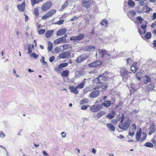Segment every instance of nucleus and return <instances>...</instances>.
Instances as JSON below:
<instances>
[{
  "mask_svg": "<svg viewBox=\"0 0 156 156\" xmlns=\"http://www.w3.org/2000/svg\"><path fill=\"white\" fill-rule=\"evenodd\" d=\"M111 104V102L110 101H105L102 103V105L105 107H108Z\"/></svg>",
  "mask_w": 156,
  "mask_h": 156,
  "instance_id": "c85d7f7f",
  "label": "nucleus"
},
{
  "mask_svg": "<svg viewBox=\"0 0 156 156\" xmlns=\"http://www.w3.org/2000/svg\"><path fill=\"white\" fill-rule=\"evenodd\" d=\"M133 62V61L132 59L129 58H128L126 60V63L127 65H130Z\"/></svg>",
  "mask_w": 156,
  "mask_h": 156,
  "instance_id": "de8ad7c7",
  "label": "nucleus"
},
{
  "mask_svg": "<svg viewBox=\"0 0 156 156\" xmlns=\"http://www.w3.org/2000/svg\"><path fill=\"white\" fill-rule=\"evenodd\" d=\"M130 121L129 119L120 121L118 125L120 129L124 130H126L130 126Z\"/></svg>",
  "mask_w": 156,
  "mask_h": 156,
  "instance_id": "7ed1b4c3",
  "label": "nucleus"
},
{
  "mask_svg": "<svg viewBox=\"0 0 156 156\" xmlns=\"http://www.w3.org/2000/svg\"><path fill=\"white\" fill-rule=\"evenodd\" d=\"M141 128H139L136 134V138L137 141L142 142L147 137L146 134L144 132L141 133Z\"/></svg>",
  "mask_w": 156,
  "mask_h": 156,
  "instance_id": "f257e3e1",
  "label": "nucleus"
},
{
  "mask_svg": "<svg viewBox=\"0 0 156 156\" xmlns=\"http://www.w3.org/2000/svg\"><path fill=\"white\" fill-rule=\"evenodd\" d=\"M34 48V45L33 44H29L28 45V54H30L32 52V49Z\"/></svg>",
  "mask_w": 156,
  "mask_h": 156,
  "instance_id": "473e14b6",
  "label": "nucleus"
},
{
  "mask_svg": "<svg viewBox=\"0 0 156 156\" xmlns=\"http://www.w3.org/2000/svg\"><path fill=\"white\" fill-rule=\"evenodd\" d=\"M25 2L24 1L22 4L18 5L17 6V8L20 12H23L25 10Z\"/></svg>",
  "mask_w": 156,
  "mask_h": 156,
  "instance_id": "2eb2a0df",
  "label": "nucleus"
},
{
  "mask_svg": "<svg viewBox=\"0 0 156 156\" xmlns=\"http://www.w3.org/2000/svg\"><path fill=\"white\" fill-rule=\"evenodd\" d=\"M106 126L110 131H115V127L111 123H108L107 124Z\"/></svg>",
  "mask_w": 156,
  "mask_h": 156,
  "instance_id": "393cba45",
  "label": "nucleus"
},
{
  "mask_svg": "<svg viewBox=\"0 0 156 156\" xmlns=\"http://www.w3.org/2000/svg\"><path fill=\"white\" fill-rule=\"evenodd\" d=\"M144 75V71L141 70H140L137 72L136 75V79L139 80L140 81Z\"/></svg>",
  "mask_w": 156,
  "mask_h": 156,
  "instance_id": "dca6fc26",
  "label": "nucleus"
},
{
  "mask_svg": "<svg viewBox=\"0 0 156 156\" xmlns=\"http://www.w3.org/2000/svg\"><path fill=\"white\" fill-rule=\"evenodd\" d=\"M55 57L54 56H52L49 58V61L51 62H52L54 60Z\"/></svg>",
  "mask_w": 156,
  "mask_h": 156,
  "instance_id": "69168bd1",
  "label": "nucleus"
},
{
  "mask_svg": "<svg viewBox=\"0 0 156 156\" xmlns=\"http://www.w3.org/2000/svg\"><path fill=\"white\" fill-rule=\"evenodd\" d=\"M145 36L146 39H150L151 37V34L150 32H147Z\"/></svg>",
  "mask_w": 156,
  "mask_h": 156,
  "instance_id": "ea45409f",
  "label": "nucleus"
},
{
  "mask_svg": "<svg viewBox=\"0 0 156 156\" xmlns=\"http://www.w3.org/2000/svg\"><path fill=\"white\" fill-rule=\"evenodd\" d=\"M69 72L68 70H65L62 71L61 73L62 76L63 77L67 76L69 74Z\"/></svg>",
  "mask_w": 156,
  "mask_h": 156,
  "instance_id": "72a5a7b5",
  "label": "nucleus"
},
{
  "mask_svg": "<svg viewBox=\"0 0 156 156\" xmlns=\"http://www.w3.org/2000/svg\"><path fill=\"white\" fill-rule=\"evenodd\" d=\"M31 4L32 6H34L36 4L39 3L38 0H30Z\"/></svg>",
  "mask_w": 156,
  "mask_h": 156,
  "instance_id": "a19ab883",
  "label": "nucleus"
},
{
  "mask_svg": "<svg viewBox=\"0 0 156 156\" xmlns=\"http://www.w3.org/2000/svg\"><path fill=\"white\" fill-rule=\"evenodd\" d=\"M102 64V62L100 60H96L89 64L88 66L90 68L97 67L100 66Z\"/></svg>",
  "mask_w": 156,
  "mask_h": 156,
  "instance_id": "6e6552de",
  "label": "nucleus"
},
{
  "mask_svg": "<svg viewBox=\"0 0 156 156\" xmlns=\"http://www.w3.org/2000/svg\"><path fill=\"white\" fill-rule=\"evenodd\" d=\"M106 51L105 49H98V52L99 55L102 58H103L105 54L106 53Z\"/></svg>",
  "mask_w": 156,
  "mask_h": 156,
  "instance_id": "4be33fe9",
  "label": "nucleus"
},
{
  "mask_svg": "<svg viewBox=\"0 0 156 156\" xmlns=\"http://www.w3.org/2000/svg\"><path fill=\"white\" fill-rule=\"evenodd\" d=\"M71 55L70 52H65L59 54L58 58H69Z\"/></svg>",
  "mask_w": 156,
  "mask_h": 156,
  "instance_id": "9b49d317",
  "label": "nucleus"
},
{
  "mask_svg": "<svg viewBox=\"0 0 156 156\" xmlns=\"http://www.w3.org/2000/svg\"><path fill=\"white\" fill-rule=\"evenodd\" d=\"M144 12L146 13H148L150 10H152V9L150 7L146 6L143 9Z\"/></svg>",
  "mask_w": 156,
  "mask_h": 156,
  "instance_id": "c9c22d12",
  "label": "nucleus"
},
{
  "mask_svg": "<svg viewBox=\"0 0 156 156\" xmlns=\"http://www.w3.org/2000/svg\"><path fill=\"white\" fill-rule=\"evenodd\" d=\"M5 136V134L2 131H0V137L3 138Z\"/></svg>",
  "mask_w": 156,
  "mask_h": 156,
  "instance_id": "13d9d810",
  "label": "nucleus"
},
{
  "mask_svg": "<svg viewBox=\"0 0 156 156\" xmlns=\"http://www.w3.org/2000/svg\"><path fill=\"white\" fill-rule=\"evenodd\" d=\"M106 113V112L105 111H101L97 113V116L98 118H100L105 115Z\"/></svg>",
  "mask_w": 156,
  "mask_h": 156,
  "instance_id": "7c9ffc66",
  "label": "nucleus"
},
{
  "mask_svg": "<svg viewBox=\"0 0 156 156\" xmlns=\"http://www.w3.org/2000/svg\"><path fill=\"white\" fill-rule=\"evenodd\" d=\"M124 118H125V116L122 113V115H121V117H120V119H121L120 121H125L124 120Z\"/></svg>",
  "mask_w": 156,
  "mask_h": 156,
  "instance_id": "338daca9",
  "label": "nucleus"
},
{
  "mask_svg": "<svg viewBox=\"0 0 156 156\" xmlns=\"http://www.w3.org/2000/svg\"><path fill=\"white\" fill-rule=\"evenodd\" d=\"M151 141L155 146H156V136H154L151 139Z\"/></svg>",
  "mask_w": 156,
  "mask_h": 156,
  "instance_id": "09e8293b",
  "label": "nucleus"
},
{
  "mask_svg": "<svg viewBox=\"0 0 156 156\" xmlns=\"http://www.w3.org/2000/svg\"><path fill=\"white\" fill-rule=\"evenodd\" d=\"M54 32V31L53 30L47 31L45 34L46 37L47 38H49L52 35Z\"/></svg>",
  "mask_w": 156,
  "mask_h": 156,
  "instance_id": "b1692460",
  "label": "nucleus"
},
{
  "mask_svg": "<svg viewBox=\"0 0 156 156\" xmlns=\"http://www.w3.org/2000/svg\"><path fill=\"white\" fill-rule=\"evenodd\" d=\"M53 47V44L51 43L49 44L48 47V51H50L52 49Z\"/></svg>",
  "mask_w": 156,
  "mask_h": 156,
  "instance_id": "8fccbe9b",
  "label": "nucleus"
},
{
  "mask_svg": "<svg viewBox=\"0 0 156 156\" xmlns=\"http://www.w3.org/2000/svg\"><path fill=\"white\" fill-rule=\"evenodd\" d=\"M141 27L142 29H139L138 31L139 34L142 36V35H144L145 33V28L147 27V23H145L144 24L142 25Z\"/></svg>",
  "mask_w": 156,
  "mask_h": 156,
  "instance_id": "f8f14e48",
  "label": "nucleus"
},
{
  "mask_svg": "<svg viewBox=\"0 0 156 156\" xmlns=\"http://www.w3.org/2000/svg\"><path fill=\"white\" fill-rule=\"evenodd\" d=\"M68 5V2L67 1H66L62 5L61 10L63 11L67 7Z\"/></svg>",
  "mask_w": 156,
  "mask_h": 156,
  "instance_id": "f704fd0d",
  "label": "nucleus"
},
{
  "mask_svg": "<svg viewBox=\"0 0 156 156\" xmlns=\"http://www.w3.org/2000/svg\"><path fill=\"white\" fill-rule=\"evenodd\" d=\"M129 12V13L131 14L133 16H135L136 15V13L134 10L130 11Z\"/></svg>",
  "mask_w": 156,
  "mask_h": 156,
  "instance_id": "052dcab7",
  "label": "nucleus"
},
{
  "mask_svg": "<svg viewBox=\"0 0 156 156\" xmlns=\"http://www.w3.org/2000/svg\"><path fill=\"white\" fill-rule=\"evenodd\" d=\"M101 84L100 87L99 86H96L94 88V90L98 89L100 87H101L103 89H106L107 88V84H105L103 83H102Z\"/></svg>",
  "mask_w": 156,
  "mask_h": 156,
  "instance_id": "bb28decb",
  "label": "nucleus"
},
{
  "mask_svg": "<svg viewBox=\"0 0 156 156\" xmlns=\"http://www.w3.org/2000/svg\"><path fill=\"white\" fill-rule=\"evenodd\" d=\"M64 22V20H59L56 22H55L54 23V24H58V25H61L63 24Z\"/></svg>",
  "mask_w": 156,
  "mask_h": 156,
  "instance_id": "79ce46f5",
  "label": "nucleus"
},
{
  "mask_svg": "<svg viewBox=\"0 0 156 156\" xmlns=\"http://www.w3.org/2000/svg\"><path fill=\"white\" fill-rule=\"evenodd\" d=\"M89 100L87 98H84L81 100L80 101L81 104H83L88 103Z\"/></svg>",
  "mask_w": 156,
  "mask_h": 156,
  "instance_id": "a18cd8bd",
  "label": "nucleus"
},
{
  "mask_svg": "<svg viewBox=\"0 0 156 156\" xmlns=\"http://www.w3.org/2000/svg\"><path fill=\"white\" fill-rule=\"evenodd\" d=\"M149 132L148 133V135H150L155 132V125L153 124L151 125L149 128Z\"/></svg>",
  "mask_w": 156,
  "mask_h": 156,
  "instance_id": "6ab92c4d",
  "label": "nucleus"
},
{
  "mask_svg": "<svg viewBox=\"0 0 156 156\" xmlns=\"http://www.w3.org/2000/svg\"><path fill=\"white\" fill-rule=\"evenodd\" d=\"M66 40H55L54 42H57V44H60L61 43H64L66 42Z\"/></svg>",
  "mask_w": 156,
  "mask_h": 156,
  "instance_id": "58836bf2",
  "label": "nucleus"
},
{
  "mask_svg": "<svg viewBox=\"0 0 156 156\" xmlns=\"http://www.w3.org/2000/svg\"><path fill=\"white\" fill-rule=\"evenodd\" d=\"M84 38V35L83 34H79L77 36L76 39H83Z\"/></svg>",
  "mask_w": 156,
  "mask_h": 156,
  "instance_id": "5fc2aeb1",
  "label": "nucleus"
},
{
  "mask_svg": "<svg viewBox=\"0 0 156 156\" xmlns=\"http://www.w3.org/2000/svg\"><path fill=\"white\" fill-rule=\"evenodd\" d=\"M95 47L94 46H90L88 47L87 48L88 50L89 51H93L95 50Z\"/></svg>",
  "mask_w": 156,
  "mask_h": 156,
  "instance_id": "37998d69",
  "label": "nucleus"
},
{
  "mask_svg": "<svg viewBox=\"0 0 156 156\" xmlns=\"http://www.w3.org/2000/svg\"><path fill=\"white\" fill-rule=\"evenodd\" d=\"M69 89L71 90V91L75 94H77L78 93V91L77 90L76 87H74V86H70L69 87Z\"/></svg>",
  "mask_w": 156,
  "mask_h": 156,
  "instance_id": "a878e982",
  "label": "nucleus"
},
{
  "mask_svg": "<svg viewBox=\"0 0 156 156\" xmlns=\"http://www.w3.org/2000/svg\"><path fill=\"white\" fill-rule=\"evenodd\" d=\"M128 4L129 7L133 8L135 6V3L132 0H129L128 1Z\"/></svg>",
  "mask_w": 156,
  "mask_h": 156,
  "instance_id": "2f4dec72",
  "label": "nucleus"
},
{
  "mask_svg": "<svg viewBox=\"0 0 156 156\" xmlns=\"http://www.w3.org/2000/svg\"><path fill=\"white\" fill-rule=\"evenodd\" d=\"M115 115V112L113 110H112L107 115L106 117L109 119H111L114 118Z\"/></svg>",
  "mask_w": 156,
  "mask_h": 156,
  "instance_id": "ddd939ff",
  "label": "nucleus"
},
{
  "mask_svg": "<svg viewBox=\"0 0 156 156\" xmlns=\"http://www.w3.org/2000/svg\"><path fill=\"white\" fill-rule=\"evenodd\" d=\"M151 80V78L148 75H145L143 78V82L145 84L150 82Z\"/></svg>",
  "mask_w": 156,
  "mask_h": 156,
  "instance_id": "412c9836",
  "label": "nucleus"
},
{
  "mask_svg": "<svg viewBox=\"0 0 156 156\" xmlns=\"http://www.w3.org/2000/svg\"><path fill=\"white\" fill-rule=\"evenodd\" d=\"M136 20L138 21V23H140V24H141L143 21H144V19L141 16L137 17Z\"/></svg>",
  "mask_w": 156,
  "mask_h": 156,
  "instance_id": "c03bdc74",
  "label": "nucleus"
},
{
  "mask_svg": "<svg viewBox=\"0 0 156 156\" xmlns=\"http://www.w3.org/2000/svg\"><path fill=\"white\" fill-rule=\"evenodd\" d=\"M118 121H119V120L118 119H115L112 120L111 121V122L112 123H113L114 124L116 125Z\"/></svg>",
  "mask_w": 156,
  "mask_h": 156,
  "instance_id": "864d4df0",
  "label": "nucleus"
},
{
  "mask_svg": "<svg viewBox=\"0 0 156 156\" xmlns=\"http://www.w3.org/2000/svg\"><path fill=\"white\" fill-rule=\"evenodd\" d=\"M68 65V64L67 63H61L58 66V67L55 68V70L57 71H58L59 70V69H61L63 68L66 67Z\"/></svg>",
  "mask_w": 156,
  "mask_h": 156,
  "instance_id": "a211bd4d",
  "label": "nucleus"
},
{
  "mask_svg": "<svg viewBox=\"0 0 156 156\" xmlns=\"http://www.w3.org/2000/svg\"><path fill=\"white\" fill-rule=\"evenodd\" d=\"M108 21L105 19H103L100 22V24L102 26H105L107 27L108 25Z\"/></svg>",
  "mask_w": 156,
  "mask_h": 156,
  "instance_id": "cd10ccee",
  "label": "nucleus"
},
{
  "mask_svg": "<svg viewBox=\"0 0 156 156\" xmlns=\"http://www.w3.org/2000/svg\"><path fill=\"white\" fill-rule=\"evenodd\" d=\"M88 107L89 105H83L81 107V109L83 110H86Z\"/></svg>",
  "mask_w": 156,
  "mask_h": 156,
  "instance_id": "e2e57ef3",
  "label": "nucleus"
},
{
  "mask_svg": "<svg viewBox=\"0 0 156 156\" xmlns=\"http://www.w3.org/2000/svg\"><path fill=\"white\" fill-rule=\"evenodd\" d=\"M135 131H134L132 130V132L129 131V135L131 136H133L135 134Z\"/></svg>",
  "mask_w": 156,
  "mask_h": 156,
  "instance_id": "680f3d73",
  "label": "nucleus"
},
{
  "mask_svg": "<svg viewBox=\"0 0 156 156\" xmlns=\"http://www.w3.org/2000/svg\"><path fill=\"white\" fill-rule=\"evenodd\" d=\"M136 91V90L133 88H131L130 89V91L131 94L134 93Z\"/></svg>",
  "mask_w": 156,
  "mask_h": 156,
  "instance_id": "bf43d9fd",
  "label": "nucleus"
},
{
  "mask_svg": "<svg viewBox=\"0 0 156 156\" xmlns=\"http://www.w3.org/2000/svg\"><path fill=\"white\" fill-rule=\"evenodd\" d=\"M41 62L44 64H47V62L44 61V57H42Z\"/></svg>",
  "mask_w": 156,
  "mask_h": 156,
  "instance_id": "0e129e2a",
  "label": "nucleus"
},
{
  "mask_svg": "<svg viewBox=\"0 0 156 156\" xmlns=\"http://www.w3.org/2000/svg\"><path fill=\"white\" fill-rule=\"evenodd\" d=\"M156 18V13H153L152 19L153 20H155Z\"/></svg>",
  "mask_w": 156,
  "mask_h": 156,
  "instance_id": "774afa93",
  "label": "nucleus"
},
{
  "mask_svg": "<svg viewBox=\"0 0 156 156\" xmlns=\"http://www.w3.org/2000/svg\"><path fill=\"white\" fill-rule=\"evenodd\" d=\"M137 62H134L132 65L131 67V70L133 73H135L138 69V68L136 67Z\"/></svg>",
  "mask_w": 156,
  "mask_h": 156,
  "instance_id": "5701e85b",
  "label": "nucleus"
},
{
  "mask_svg": "<svg viewBox=\"0 0 156 156\" xmlns=\"http://www.w3.org/2000/svg\"><path fill=\"white\" fill-rule=\"evenodd\" d=\"M45 32V29H41L38 31V33L39 34H44Z\"/></svg>",
  "mask_w": 156,
  "mask_h": 156,
  "instance_id": "603ef678",
  "label": "nucleus"
},
{
  "mask_svg": "<svg viewBox=\"0 0 156 156\" xmlns=\"http://www.w3.org/2000/svg\"><path fill=\"white\" fill-rule=\"evenodd\" d=\"M34 14L36 16H37L39 15V10L37 8H35L34 10Z\"/></svg>",
  "mask_w": 156,
  "mask_h": 156,
  "instance_id": "49530a36",
  "label": "nucleus"
},
{
  "mask_svg": "<svg viewBox=\"0 0 156 156\" xmlns=\"http://www.w3.org/2000/svg\"><path fill=\"white\" fill-rule=\"evenodd\" d=\"M120 73L121 76L122 77H124L127 76L129 73L127 70L125 68L121 69Z\"/></svg>",
  "mask_w": 156,
  "mask_h": 156,
  "instance_id": "f3484780",
  "label": "nucleus"
},
{
  "mask_svg": "<svg viewBox=\"0 0 156 156\" xmlns=\"http://www.w3.org/2000/svg\"><path fill=\"white\" fill-rule=\"evenodd\" d=\"M100 92L98 90H97L92 92L90 94L89 96L91 98H95L99 94Z\"/></svg>",
  "mask_w": 156,
  "mask_h": 156,
  "instance_id": "4468645a",
  "label": "nucleus"
},
{
  "mask_svg": "<svg viewBox=\"0 0 156 156\" xmlns=\"http://www.w3.org/2000/svg\"><path fill=\"white\" fill-rule=\"evenodd\" d=\"M139 3L140 5L145 7L147 6L148 3V2L146 0H141Z\"/></svg>",
  "mask_w": 156,
  "mask_h": 156,
  "instance_id": "c756f323",
  "label": "nucleus"
},
{
  "mask_svg": "<svg viewBox=\"0 0 156 156\" xmlns=\"http://www.w3.org/2000/svg\"><path fill=\"white\" fill-rule=\"evenodd\" d=\"M105 73H104L100 75L98 77L93 80L92 81L94 84H101L102 81L101 80V78L103 79L105 81H107L111 79V78L108 77L105 75Z\"/></svg>",
  "mask_w": 156,
  "mask_h": 156,
  "instance_id": "f03ea898",
  "label": "nucleus"
},
{
  "mask_svg": "<svg viewBox=\"0 0 156 156\" xmlns=\"http://www.w3.org/2000/svg\"><path fill=\"white\" fill-rule=\"evenodd\" d=\"M82 3L83 6L87 9L90 8L91 5L90 0H82Z\"/></svg>",
  "mask_w": 156,
  "mask_h": 156,
  "instance_id": "9d476101",
  "label": "nucleus"
},
{
  "mask_svg": "<svg viewBox=\"0 0 156 156\" xmlns=\"http://www.w3.org/2000/svg\"><path fill=\"white\" fill-rule=\"evenodd\" d=\"M131 129L132 130L135 131L136 128V125L135 124H133L131 126Z\"/></svg>",
  "mask_w": 156,
  "mask_h": 156,
  "instance_id": "3c124183",
  "label": "nucleus"
},
{
  "mask_svg": "<svg viewBox=\"0 0 156 156\" xmlns=\"http://www.w3.org/2000/svg\"><path fill=\"white\" fill-rule=\"evenodd\" d=\"M79 17H77L76 16H75L73 18H71L70 19V21H73L76 20H77L78 19Z\"/></svg>",
  "mask_w": 156,
  "mask_h": 156,
  "instance_id": "4d7b16f0",
  "label": "nucleus"
},
{
  "mask_svg": "<svg viewBox=\"0 0 156 156\" xmlns=\"http://www.w3.org/2000/svg\"><path fill=\"white\" fill-rule=\"evenodd\" d=\"M106 54H105V55L103 58H104L105 59L109 60L111 58L112 55L111 52L106 51Z\"/></svg>",
  "mask_w": 156,
  "mask_h": 156,
  "instance_id": "aec40b11",
  "label": "nucleus"
},
{
  "mask_svg": "<svg viewBox=\"0 0 156 156\" xmlns=\"http://www.w3.org/2000/svg\"><path fill=\"white\" fill-rule=\"evenodd\" d=\"M85 82H82L80 83L76 87L78 89H82L83 88L84 86Z\"/></svg>",
  "mask_w": 156,
  "mask_h": 156,
  "instance_id": "e433bc0d",
  "label": "nucleus"
},
{
  "mask_svg": "<svg viewBox=\"0 0 156 156\" xmlns=\"http://www.w3.org/2000/svg\"><path fill=\"white\" fill-rule=\"evenodd\" d=\"M31 55L35 58H38V55L36 54L34 52L32 53L31 54Z\"/></svg>",
  "mask_w": 156,
  "mask_h": 156,
  "instance_id": "6e6d98bb",
  "label": "nucleus"
},
{
  "mask_svg": "<svg viewBox=\"0 0 156 156\" xmlns=\"http://www.w3.org/2000/svg\"><path fill=\"white\" fill-rule=\"evenodd\" d=\"M102 107L101 105H93L90 107V110L93 112H96L100 110L101 108Z\"/></svg>",
  "mask_w": 156,
  "mask_h": 156,
  "instance_id": "1a4fd4ad",
  "label": "nucleus"
},
{
  "mask_svg": "<svg viewBox=\"0 0 156 156\" xmlns=\"http://www.w3.org/2000/svg\"><path fill=\"white\" fill-rule=\"evenodd\" d=\"M67 30L66 29L63 28L61 29L58 30L56 33V35L57 36H61L64 35V37H62L61 38H59L58 39H64L67 37L66 34H65L67 32Z\"/></svg>",
  "mask_w": 156,
  "mask_h": 156,
  "instance_id": "39448f33",
  "label": "nucleus"
},
{
  "mask_svg": "<svg viewBox=\"0 0 156 156\" xmlns=\"http://www.w3.org/2000/svg\"><path fill=\"white\" fill-rule=\"evenodd\" d=\"M56 12V10H55L52 9L50 10L47 12L45 15L42 17V19L43 20H45L51 16L55 14Z\"/></svg>",
  "mask_w": 156,
  "mask_h": 156,
  "instance_id": "0eeeda50",
  "label": "nucleus"
},
{
  "mask_svg": "<svg viewBox=\"0 0 156 156\" xmlns=\"http://www.w3.org/2000/svg\"><path fill=\"white\" fill-rule=\"evenodd\" d=\"M144 146L152 148L154 147V145L152 143L148 142L145 144Z\"/></svg>",
  "mask_w": 156,
  "mask_h": 156,
  "instance_id": "4c0bfd02",
  "label": "nucleus"
},
{
  "mask_svg": "<svg viewBox=\"0 0 156 156\" xmlns=\"http://www.w3.org/2000/svg\"><path fill=\"white\" fill-rule=\"evenodd\" d=\"M88 58V56L85 54H81L76 59V62L80 63Z\"/></svg>",
  "mask_w": 156,
  "mask_h": 156,
  "instance_id": "423d86ee",
  "label": "nucleus"
},
{
  "mask_svg": "<svg viewBox=\"0 0 156 156\" xmlns=\"http://www.w3.org/2000/svg\"><path fill=\"white\" fill-rule=\"evenodd\" d=\"M52 3L51 1H47L44 3L41 7V10L43 12H46L51 8Z\"/></svg>",
  "mask_w": 156,
  "mask_h": 156,
  "instance_id": "20e7f679",
  "label": "nucleus"
}]
</instances>
